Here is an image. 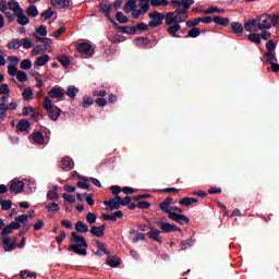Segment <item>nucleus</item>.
<instances>
[{"mask_svg": "<svg viewBox=\"0 0 279 279\" xmlns=\"http://www.w3.org/2000/svg\"><path fill=\"white\" fill-rule=\"evenodd\" d=\"M75 230L76 232L73 231L71 233L70 242L73 244L68 246V252H73L78 256H88V243L86 242V238L77 234V232L81 234H86V232H88V225L82 220H78L75 223Z\"/></svg>", "mask_w": 279, "mask_h": 279, "instance_id": "f257e3e1", "label": "nucleus"}, {"mask_svg": "<svg viewBox=\"0 0 279 279\" xmlns=\"http://www.w3.org/2000/svg\"><path fill=\"white\" fill-rule=\"evenodd\" d=\"M149 8V2H141L138 9L136 0H126V2L123 5V12H125V14H131L132 19L134 21H137V19H141V16L147 14Z\"/></svg>", "mask_w": 279, "mask_h": 279, "instance_id": "f03ea898", "label": "nucleus"}, {"mask_svg": "<svg viewBox=\"0 0 279 279\" xmlns=\"http://www.w3.org/2000/svg\"><path fill=\"white\" fill-rule=\"evenodd\" d=\"M180 23H184V19L175 17L173 13H166V25H168L166 32H168L172 38H182V35L178 34V32L182 29Z\"/></svg>", "mask_w": 279, "mask_h": 279, "instance_id": "7ed1b4c3", "label": "nucleus"}, {"mask_svg": "<svg viewBox=\"0 0 279 279\" xmlns=\"http://www.w3.org/2000/svg\"><path fill=\"white\" fill-rule=\"evenodd\" d=\"M195 3V0H172V5H178V9L173 12H168L166 14H173L175 17L183 19V22L189 19V10Z\"/></svg>", "mask_w": 279, "mask_h": 279, "instance_id": "20e7f679", "label": "nucleus"}, {"mask_svg": "<svg viewBox=\"0 0 279 279\" xmlns=\"http://www.w3.org/2000/svg\"><path fill=\"white\" fill-rule=\"evenodd\" d=\"M148 19H150L149 23V27L150 28H156V27H160V25H162L163 23H167V14L165 15V13H160L158 11H153L150 13H148Z\"/></svg>", "mask_w": 279, "mask_h": 279, "instance_id": "39448f33", "label": "nucleus"}, {"mask_svg": "<svg viewBox=\"0 0 279 279\" xmlns=\"http://www.w3.org/2000/svg\"><path fill=\"white\" fill-rule=\"evenodd\" d=\"M256 22V28L259 31H264V29H271V14L269 13H264L258 15L255 19Z\"/></svg>", "mask_w": 279, "mask_h": 279, "instance_id": "423d86ee", "label": "nucleus"}, {"mask_svg": "<svg viewBox=\"0 0 279 279\" xmlns=\"http://www.w3.org/2000/svg\"><path fill=\"white\" fill-rule=\"evenodd\" d=\"M155 225L157 228H160L161 232L165 234H169V232H182V229L180 227H177L175 225H171L169 222H165L162 218H159L155 221Z\"/></svg>", "mask_w": 279, "mask_h": 279, "instance_id": "0eeeda50", "label": "nucleus"}, {"mask_svg": "<svg viewBox=\"0 0 279 279\" xmlns=\"http://www.w3.org/2000/svg\"><path fill=\"white\" fill-rule=\"evenodd\" d=\"M76 51L85 56L86 58H93L95 56V48L89 43L83 41L75 45Z\"/></svg>", "mask_w": 279, "mask_h": 279, "instance_id": "6e6552de", "label": "nucleus"}, {"mask_svg": "<svg viewBox=\"0 0 279 279\" xmlns=\"http://www.w3.org/2000/svg\"><path fill=\"white\" fill-rule=\"evenodd\" d=\"M104 205L107 206L105 210L112 213V210H119L121 208V196L117 195L109 201H104Z\"/></svg>", "mask_w": 279, "mask_h": 279, "instance_id": "1a4fd4ad", "label": "nucleus"}, {"mask_svg": "<svg viewBox=\"0 0 279 279\" xmlns=\"http://www.w3.org/2000/svg\"><path fill=\"white\" fill-rule=\"evenodd\" d=\"M4 252H14L16 250V236L1 238Z\"/></svg>", "mask_w": 279, "mask_h": 279, "instance_id": "9d476101", "label": "nucleus"}, {"mask_svg": "<svg viewBox=\"0 0 279 279\" xmlns=\"http://www.w3.org/2000/svg\"><path fill=\"white\" fill-rule=\"evenodd\" d=\"M172 221H175L177 223H179L180 226H186L189 223H191V219L182 214H178L175 211L170 213L169 217Z\"/></svg>", "mask_w": 279, "mask_h": 279, "instance_id": "9b49d317", "label": "nucleus"}, {"mask_svg": "<svg viewBox=\"0 0 279 279\" xmlns=\"http://www.w3.org/2000/svg\"><path fill=\"white\" fill-rule=\"evenodd\" d=\"M98 10L105 14L106 19H110V12H112V3H110L108 0H102L98 4Z\"/></svg>", "mask_w": 279, "mask_h": 279, "instance_id": "f8f14e48", "label": "nucleus"}, {"mask_svg": "<svg viewBox=\"0 0 279 279\" xmlns=\"http://www.w3.org/2000/svg\"><path fill=\"white\" fill-rule=\"evenodd\" d=\"M10 191L11 193L19 194L22 191H25V183L21 180L13 179L10 184Z\"/></svg>", "mask_w": 279, "mask_h": 279, "instance_id": "ddd939ff", "label": "nucleus"}, {"mask_svg": "<svg viewBox=\"0 0 279 279\" xmlns=\"http://www.w3.org/2000/svg\"><path fill=\"white\" fill-rule=\"evenodd\" d=\"M48 96L51 99H62V97H64V89L60 86H54L48 92Z\"/></svg>", "mask_w": 279, "mask_h": 279, "instance_id": "4468645a", "label": "nucleus"}, {"mask_svg": "<svg viewBox=\"0 0 279 279\" xmlns=\"http://www.w3.org/2000/svg\"><path fill=\"white\" fill-rule=\"evenodd\" d=\"M141 3H149L153 8H167L169 0H138Z\"/></svg>", "mask_w": 279, "mask_h": 279, "instance_id": "2eb2a0df", "label": "nucleus"}, {"mask_svg": "<svg viewBox=\"0 0 279 279\" xmlns=\"http://www.w3.org/2000/svg\"><path fill=\"white\" fill-rule=\"evenodd\" d=\"M149 230L150 231L147 232L148 239H151L153 241H156L157 243H162V239L160 238V234L162 231H160L151 226L149 227Z\"/></svg>", "mask_w": 279, "mask_h": 279, "instance_id": "dca6fc26", "label": "nucleus"}, {"mask_svg": "<svg viewBox=\"0 0 279 279\" xmlns=\"http://www.w3.org/2000/svg\"><path fill=\"white\" fill-rule=\"evenodd\" d=\"M59 167L60 169H63V171H71L75 165L73 163V159H71V157H64Z\"/></svg>", "mask_w": 279, "mask_h": 279, "instance_id": "f3484780", "label": "nucleus"}, {"mask_svg": "<svg viewBox=\"0 0 279 279\" xmlns=\"http://www.w3.org/2000/svg\"><path fill=\"white\" fill-rule=\"evenodd\" d=\"M101 218L105 221H113L114 222V221H117V219H123V211L117 210L111 216L108 214H102Z\"/></svg>", "mask_w": 279, "mask_h": 279, "instance_id": "a211bd4d", "label": "nucleus"}, {"mask_svg": "<svg viewBox=\"0 0 279 279\" xmlns=\"http://www.w3.org/2000/svg\"><path fill=\"white\" fill-rule=\"evenodd\" d=\"M50 2L57 10H64V8H71V0H50Z\"/></svg>", "mask_w": 279, "mask_h": 279, "instance_id": "6ab92c4d", "label": "nucleus"}, {"mask_svg": "<svg viewBox=\"0 0 279 279\" xmlns=\"http://www.w3.org/2000/svg\"><path fill=\"white\" fill-rule=\"evenodd\" d=\"M171 204H173V197H167L163 202L159 204L160 210H162L163 213H167L168 217L170 213H173L171 211V209H169V206H171Z\"/></svg>", "mask_w": 279, "mask_h": 279, "instance_id": "aec40b11", "label": "nucleus"}, {"mask_svg": "<svg viewBox=\"0 0 279 279\" xmlns=\"http://www.w3.org/2000/svg\"><path fill=\"white\" fill-rule=\"evenodd\" d=\"M260 61L265 62L266 64H272L274 62H278V58L274 52H265Z\"/></svg>", "mask_w": 279, "mask_h": 279, "instance_id": "412c9836", "label": "nucleus"}, {"mask_svg": "<svg viewBox=\"0 0 279 279\" xmlns=\"http://www.w3.org/2000/svg\"><path fill=\"white\" fill-rule=\"evenodd\" d=\"M15 16L17 19V23L19 25H27L29 23V17H27V15H25V11H20L17 13H15Z\"/></svg>", "mask_w": 279, "mask_h": 279, "instance_id": "4be33fe9", "label": "nucleus"}, {"mask_svg": "<svg viewBox=\"0 0 279 279\" xmlns=\"http://www.w3.org/2000/svg\"><path fill=\"white\" fill-rule=\"evenodd\" d=\"M257 20L252 19L245 22L244 29L245 32H258V28L256 27Z\"/></svg>", "mask_w": 279, "mask_h": 279, "instance_id": "5701e85b", "label": "nucleus"}, {"mask_svg": "<svg viewBox=\"0 0 279 279\" xmlns=\"http://www.w3.org/2000/svg\"><path fill=\"white\" fill-rule=\"evenodd\" d=\"M61 112L62 109L58 108V106H54L53 109L48 110V117L51 121H56L57 119H60Z\"/></svg>", "mask_w": 279, "mask_h": 279, "instance_id": "b1692460", "label": "nucleus"}, {"mask_svg": "<svg viewBox=\"0 0 279 279\" xmlns=\"http://www.w3.org/2000/svg\"><path fill=\"white\" fill-rule=\"evenodd\" d=\"M120 34H129L130 36H136V28L134 26H118Z\"/></svg>", "mask_w": 279, "mask_h": 279, "instance_id": "393cba45", "label": "nucleus"}, {"mask_svg": "<svg viewBox=\"0 0 279 279\" xmlns=\"http://www.w3.org/2000/svg\"><path fill=\"white\" fill-rule=\"evenodd\" d=\"M214 23L216 25H221L222 27H228V25H230V19L219 16V15H215L214 16Z\"/></svg>", "mask_w": 279, "mask_h": 279, "instance_id": "a878e982", "label": "nucleus"}, {"mask_svg": "<svg viewBox=\"0 0 279 279\" xmlns=\"http://www.w3.org/2000/svg\"><path fill=\"white\" fill-rule=\"evenodd\" d=\"M16 130L17 132H27L29 130V121L26 119L20 120Z\"/></svg>", "mask_w": 279, "mask_h": 279, "instance_id": "bb28decb", "label": "nucleus"}, {"mask_svg": "<svg viewBox=\"0 0 279 279\" xmlns=\"http://www.w3.org/2000/svg\"><path fill=\"white\" fill-rule=\"evenodd\" d=\"M33 141L37 145H45V135L40 131L33 132Z\"/></svg>", "mask_w": 279, "mask_h": 279, "instance_id": "cd10ccee", "label": "nucleus"}, {"mask_svg": "<svg viewBox=\"0 0 279 279\" xmlns=\"http://www.w3.org/2000/svg\"><path fill=\"white\" fill-rule=\"evenodd\" d=\"M77 93H80V88L75 87V85H70L65 92V95L70 97V99H75V97H77Z\"/></svg>", "mask_w": 279, "mask_h": 279, "instance_id": "c85d7f7f", "label": "nucleus"}, {"mask_svg": "<svg viewBox=\"0 0 279 279\" xmlns=\"http://www.w3.org/2000/svg\"><path fill=\"white\" fill-rule=\"evenodd\" d=\"M49 60H51V57H49V54L40 56L36 59L35 66H45V64H47Z\"/></svg>", "mask_w": 279, "mask_h": 279, "instance_id": "c756f323", "label": "nucleus"}, {"mask_svg": "<svg viewBox=\"0 0 279 279\" xmlns=\"http://www.w3.org/2000/svg\"><path fill=\"white\" fill-rule=\"evenodd\" d=\"M8 5L9 10H12V12H14L15 14H17V12L23 11V8H21V4H19L16 0H10Z\"/></svg>", "mask_w": 279, "mask_h": 279, "instance_id": "7c9ffc66", "label": "nucleus"}, {"mask_svg": "<svg viewBox=\"0 0 279 279\" xmlns=\"http://www.w3.org/2000/svg\"><path fill=\"white\" fill-rule=\"evenodd\" d=\"M116 21H118V23H120L121 25H125V23H130V19L125 16V14H123V12L121 11H118L116 13Z\"/></svg>", "mask_w": 279, "mask_h": 279, "instance_id": "2f4dec72", "label": "nucleus"}, {"mask_svg": "<svg viewBox=\"0 0 279 279\" xmlns=\"http://www.w3.org/2000/svg\"><path fill=\"white\" fill-rule=\"evenodd\" d=\"M58 62H60V64H62V66L64 69H68V66H71V59L69 58V56H59L57 57Z\"/></svg>", "mask_w": 279, "mask_h": 279, "instance_id": "473e14b6", "label": "nucleus"}, {"mask_svg": "<svg viewBox=\"0 0 279 279\" xmlns=\"http://www.w3.org/2000/svg\"><path fill=\"white\" fill-rule=\"evenodd\" d=\"M96 247H98V250L104 253L106 256H110V251H108V247L106 246V243L104 242H99V240H96L95 243Z\"/></svg>", "mask_w": 279, "mask_h": 279, "instance_id": "72a5a7b5", "label": "nucleus"}, {"mask_svg": "<svg viewBox=\"0 0 279 279\" xmlns=\"http://www.w3.org/2000/svg\"><path fill=\"white\" fill-rule=\"evenodd\" d=\"M46 210L48 213H60V205L58 203H49L48 205L45 206Z\"/></svg>", "mask_w": 279, "mask_h": 279, "instance_id": "f704fd0d", "label": "nucleus"}, {"mask_svg": "<svg viewBox=\"0 0 279 279\" xmlns=\"http://www.w3.org/2000/svg\"><path fill=\"white\" fill-rule=\"evenodd\" d=\"M201 34H202V29H199L198 27H193L187 32V35L185 36V38H197Z\"/></svg>", "mask_w": 279, "mask_h": 279, "instance_id": "c9c22d12", "label": "nucleus"}, {"mask_svg": "<svg viewBox=\"0 0 279 279\" xmlns=\"http://www.w3.org/2000/svg\"><path fill=\"white\" fill-rule=\"evenodd\" d=\"M231 29L235 34H243V24H241V22H232Z\"/></svg>", "mask_w": 279, "mask_h": 279, "instance_id": "e433bc0d", "label": "nucleus"}, {"mask_svg": "<svg viewBox=\"0 0 279 279\" xmlns=\"http://www.w3.org/2000/svg\"><path fill=\"white\" fill-rule=\"evenodd\" d=\"M93 104H95V100H93V98H90L88 95H85L83 97V100L81 102V106L83 108H90V106H93Z\"/></svg>", "mask_w": 279, "mask_h": 279, "instance_id": "4c0bfd02", "label": "nucleus"}, {"mask_svg": "<svg viewBox=\"0 0 279 279\" xmlns=\"http://www.w3.org/2000/svg\"><path fill=\"white\" fill-rule=\"evenodd\" d=\"M149 22H148V24L147 23H145V22H141V23H138L136 26H134V28H135V34H136V32H148L149 31Z\"/></svg>", "mask_w": 279, "mask_h": 279, "instance_id": "58836bf2", "label": "nucleus"}, {"mask_svg": "<svg viewBox=\"0 0 279 279\" xmlns=\"http://www.w3.org/2000/svg\"><path fill=\"white\" fill-rule=\"evenodd\" d=\"M7 47H8V49H14V50L21 49V40L15 38V39L9 41Z\"/></svg>", "mask_w": 279, "mask_h": 279, "instance_id": "ea45409f", "label": "nucleus"}, {"mask_svg": "<svg viewBox=\"0 0 279 279\" xmlns=\"http://www.w3.org/2000/svg\"><path fill=\"white\" fill-rule=\"evenodd\" d=\"M26 14L27 16H32L33 19H36V16H38V8L32 4L31 7L27 8Z\"/></svg>", "mask_w": 279, "mask_h": 279, "instance_id": "a19ab883", "label": "nucleus"}, {"mask_svg": "<svg viewBox=\"0 0 279 279\" xmlns=\"http://www.w3.org/2000/svg\"><path fill=\"white\" fill-rule=\"evenodd\" d=\"M203 12H204V14H215V12H217L218 14H226L225 9H219L217 7H211Z\"/></svg>", "mask_w": 279, "mask_h": 279, "instance_id": "79ce46f5", "label": "nucleus"}, {"mask_svg": "<svg viewBox=\"0 0 279 279\" xmlns=\"http://www.w3.org/2000/svg\"><path fill=\"white\" fill-rule=\"evenodd\" d=\"M22 97L25 101H29L32 97H34V90H32V87L24 89V92L22 93Z\"/></svg>", "mask_w": 279, "mask_h": 279, "instance_id": "37998d69", "label": "nucleus"}, {"mask_svg": "<svg viewBox=\"0 0 279 279\" xmlns=\"http://www.w3.org/2000/svg\"><path fill=\"white\" fill-rule=\"evenodd\" d=\"M47 199H49L50 202H58V199H60V194H58V192L56 191H48L47 192Z\"/></svg>", "mask_w": 279, "mask_h": 279, "instance_id": "c03bdc74", "label": "nucleus"}, {"mask_svg": "<svg viewBox=\"0 0 279 279\" xmlns=\"http://www.w3.org/2000/svg\"><path fill=\"white\" fill-rule=\"evenodd\" d=\"M20 276L22 279H36V272L29 270H22Z\"/></svg>", "mask_w": 279, "mask_h": 279, "instance_id": "a18cd8bd", "label": "nucleus"}, {"mask_svg": "<svg viewBox=\"0 0 279 279\" xmlns=\"http://www.w3.org/2000/svg\"><path fill=\"white\" fill-rule=\"evenodd\" d=\"M107 265H109V267H120L121 266V258H116V259H111L110 257H107Z\"/></svg>", "mask_w": 279, "mask_h": 279, "instance_id": "49530a36", "label": "nucleus"}, {"mask_svg": "<svg viewBox=\"0 0 279 279\" xmlns=\"http://www.w3.org/2000/svg\"><path fill=\"white\" fill-rule=\"evenodd\" d=\"M20 69L23 71H29V69H32V60L24 59L20 64Z\"/></svg>", "mask_w": 279, "mask_h": 279, "instance_id": "de8ad7c7", "label": "nucleus"}, {"mask_svg": "<svg viewBox=\"0 0 279 279\" xmlns=\"http://www.w3.org/2000/svg\"><path fill=\"white\" fill-rule=\"evenodd\" d=\"M21 45L24 49H32V47H34V41H32L31 38H23Z\"/></svg>", "mask_w": 279, "mask_h": 279, "instance_id": "09e8293b", "label": "nucleus"}, {"mask_svg": "<svg viewBox=\"0 0 279 279\" xmlns=\"http://www.w3.org/2000/svg\"><path fill=\"white\" fill-rule=\"evenodd\" d=\"M14 232V229L10 227V225L4 226V228L1 231V238H9V234H12Z\"/></svg>", "mask_w": 279, "mask_h": 279, "instance_id": "8fccbe9b", "label": "nucleus"}, {"mask_svg": "<svg viewBox=\"0 0 279 279\" xmlns=\"http://www.w3.org/2000/svg\"><path fill=\"white\" fill-rule=\"evenodd\" d=\"M181 250H186L187 247H193V239L182 240L180 243Z\"/></svg>", "mask_w": 279, "mask_h": 279, "instance_id": "3c124183", "label": "nucleus"}, {"mask_svg": "<svg viewBox=\"0 0 279 279\" xmlns=\"http://www.w3.org/2000/svg\"><path fill=\"white\" fill-rule=\"evenodd\" d=\"M53 14H56V12H53V9L48 8V10L41 13V17L45 19V21H49V19H51Z\"/></svg>", "mask_w": 279, "mask_h": 279, "instance_id": "603ef678", "label": "nucleus"}, {"mask_svg": "<svg viewBox=\"0 0 279 279\" xmlns=\"http://www.w3.org/2000/svg\"><path fill=\"white\" fill-rule=\"evenodd\" d=\"M0 206L2 210H10V208H12V201H3V198L0 197Z\"/></svg>", "mask_w": 279, "mask_h": 279, "instance_id": "864d4df0", "label": "nucleus"}, {"mask_svg": "<svg viewBox=\"0 0 279 279\" xmlns=\"http://www.w3.org/2000/svg\"><path fill=\"white\" fill-rule=\"evenodd\" d=\"M137 208H140L141 210H147L151 208V203L147 201H141L137 203Z\"/></svg>", "mask_w": 279, "mask_h": 279, "instance_id": "5fc2aeb1", "label": "nucleus"}, {"mask_svg": "<svg viewBox=\"0 0 279 279\" xmlns=\"http://www.w3.org/2000/svg\"><path fill=\"white\" fill-rule=\"evenodd\" d=\"M90 234H93V236H97L98 239L104 236L102 231L97 226L92 227Z\"/></svg>", "mask_w": 279, "mask_h": 279, "instance_id": "6e6d98bb", "label": "nucleus"}, {"mask_svg": "<svg viewBox=\"0 0 279 279\" xmlns=\"http://www.w3.org/2000/svg\"><path fill=\"white\" fill-rule=\"evenodd\" d=\"M248 40H251V43H256V45H260V35L252 33L248 35Z\"/></svg>", "mask_w": 279, "mask_h": 279, "instance_id": "4d7b16f0", "label": "nucleus"}, {"mask_svg": "<svg viewBox=\"0 0 279 279\" xmlns=\"http://www.w3.org/2000/svg\"><path fill=\"white\" fill-rule=\"evenodd\" d=\"M8 73L11 77H16V75L19 73V68H16V65H9Z\"/></svg>", "mask_w": 279, "mask_h": 279, "instance_id": "13d9d810", "label": "nucleus"}, {"mask_svg": "<svg viewBox=\"0 0 279 279\" xmlns=\"http://www.w3.org/2000/svg\"><path fill=\"white\" fill-rule=\"evenodd\" d=\"M266 53H271V52H275L276 51V43H274V40H269L267 44H266Z\"/></svg>", "mask_w": 279, "mask_h": 279, "instance_id": "bf43d9fd", "label": "nucleus"}, {"mask_svg": "<svg viewBox=\"0 0 279 279\" xmlns=\"http://www.w3.org/2000/svg\"><path fill=\"white\" fill-rule=\"evenodd\" d=\"M62 198L64 199V202H69V204H75L76 202L75 196L68 193H63Z\"/></svg>", "mask_w": 279, "mask_h": 279, "instance_id": "052dcab7", "label": "nucleus"}, {"mask_svg": "<svg viewBox=\"0 0 279 279\" xmlns=\"http://www.w3.org/2000/svg\"><path fill=\"white\" fill-rule=\"evenodd\" d=\"M199 23H202L201 17H196L194 20L187 21L186 26L193 28V27H197V25H199Z\"/></svg>", "mask_w": 279, "mask_h": 279, "instance_id": "680f3d73", "label": "nucleus"}, {"mask_svg": "<svg viewBox=\"0 0 279 279\" xmlns=\"http://www.w3.org/2000/svg\"><path fill=\"white\" fill-rule=\"evenodd\" d=\"M86 219L87 223H90V226H93V223L97 222V215H95L94 213H88Z\"/></svg>", "mask_w": 279, "mask_h": 279, "instance_id": "e2e57ef3", "label": "nucleus"}, {"mask_svg": "<svg viewBox=\"0 0 279 279\" xmlns=\"http://www.w3.org/2000/svg\"><path fill=\"white\" fill-rule=\"evenodd\" d=\"M17 81L25 83L27 82V73H25L24 71H19L16 74Z\"/></svg>", "mask_w": 279, "mask_h": 279, "instance_id": "0e129e2a", "label": "nucleus"}, {"mask_svg": "<svg viewBox=\"0 0 279 279\" xmlns=\"http://www.w3.org/2000/svg\"><path fill=\"white\" fill-rule=\"evenodd\" d=\"M35 32L38 36H47V26L40 25Z\"/></svg>", "mask_w": 279, "mask_h": 279, "instance_id": "69168bd1", "label": "nucleus"}, {"mask_svg": "<svg viewBox=\"0 0 279 279\" xmlns=\"http://www.w3.org/2000/svg\"><path fill=\"white\" fill-rule=\"evenodd\" d=\"M43 45H37L33 48L32 50V56H40V53H43Z\"/></svg>", "mask_w": 279, "mask_h": 279, "instance_id": "338daca9", "label": "nucleus"}, {"mask_svg": "<svg viewBox=\"0 0 279 279\" xmlns=\"http://www.w3.org/2000/svg\"><path fill=\"white\" fill-rule=\"evenodd\" d=\"M0 95H10V86L8 84L0 85Z\"/></svg>", "mask_w": 279, "mask_h": 279, "instance_id": "774afa93", "label": "nucleus"}]
</instances>
